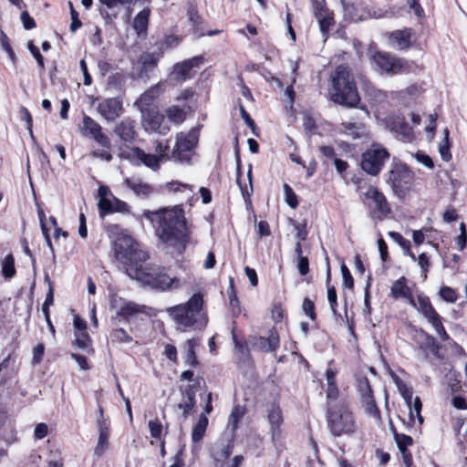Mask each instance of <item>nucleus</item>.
Segmentation results:
<instances>
[{
  "instance_id": "393cba45",
  "label": "nucleus",
  "mask_w": 467,
  "mask_h": 467,
  "mask_svg": "<svg viewBox=\"0 0 467 467\" xmlns=\"http://www.w3.org/2000/svg\"><path fill=\"white\" fill-rule=\"evenodd\" d=\"M135 121L125 119L117 124L114 132L124 141H131L135 136Z\"/></svg>"
},
{
  "instance_id": "a211bd4d",
  "label": "nucleus",
  "mask_w": 467,
  "mask_h": 467,
  "mask_svg": "<svg viewBox=\"0 0 467 467\" xmlns=\"http://www.w3.org/2000/svg\"><path fill=\"white\" fill-rule=\"evenodd\" d=\"M279 344V335L275 328L270 329L266 337H256L254 341V347L263 352L275 351Z\"/></svg>"
},
{
  "instance_id": "0e129e2a",
  "label": "nucleus",
  "mask_w": 467,
  "mask_h": 467,
  "mask_svg": "<svg viewBox=\"0 0 467 467\" xmlns=\"http://www.w3.org/2000/svg\"><path fill=\"white\" fill-rule=\"evenodd\" d=\"M327 299L329 301L330 308L333 313H336L337 306V292L334 287H328L327 289Z\"/></svg>"
},
{
  "instance_id": "f257e3e1",
  "label": "nucleus",
  "mask_w": 467,
  "mask_h": 467,
  "mask_svg": "<svg viewBox=\"0 0 467 467\" xmlns=\"http://www.w3.org/2000/svg\"><path fill=\"white\" fill-rule=\"evenodd\" d=\"M116 260L122 265L126 274L132 279L154 289L167 290L179 286V280L171 277L163 269L144 265L149 254L140 244L126 233H119L113 244Z\"/></svg>"
},
{
  "instance_id": "4be33fe9",
  "label": "nucleus",
  "mask_w": 467,
  "mask_h": 467,
  "mask_svg": "<svg viewBox=\"0 0 467 467\" xmlns=\"http://www.w3.org/2000/svg\"><path fill=\"white\" fill-rule=\"evenodd\" d=\"M99 425V440L94 450V454L98 457H101L105 451L109 449V428L105 420H101L98 422Z\"/></svg>"
},
{
  "instance_id": "7ed1b4c3",
  "label": "nucleus",
  "mask_w": 467,
  "mask_h": 467,
  "mask_svg": "<svg viewBox=\"0 0 467 467\" xmlns=\"http://www.w3.org/2000/svg\"><path fill=\"white\" fill-rule=\"evenodd\" d=\"M203 306V296L201 293H195L186 303L169 307L167 312L177 324L202 330L208 324V317Z\"/></svg>"
},
{
  "instance_id": "e433bc0d",
  "label": "nucleus",
  "mask_w": 467,
  "mask_h": 467,
  "mask_svg": "<svg viewBox=\"0 0 467 467\" xmlns=\"http://www.w3.org/2000/svg\"><path fill=\"white\" fill-rule=\"evenodd\" d=\"M197 342L194 339H188L185 343L186 348V363L192 367H195L197 364V358L195 356L194 348Z\"/></svg>"
},
{
  "instance_id": "aec40b11",
  "label": "nucleus",
  "mask_w": 467,
  "mask_h": 467,
  "mask_svg": "<svg viewBox=\"0 0 467 467\" xmlns=\"http://www.w3.org/2000/svg\"><path fill=\"white\" fill-rule=\"evenodd\" d=\"M390 296L395 299L404 298L411 306H415V300L410 288L406 284V278L400 277L395 281L390 288Z\"/></svg>"
},
{
  "instance_id": "b1692460",
  "label": "nucleus",
  "mask_w": 467,
  "mask_h": 467,
  "mask_svg": "<svg viewBox=\"0 0 467 467\" xmlns=\"http://www.w3.org/2000/svg\"><path fill=\"white\" fill-rule=\"evenodd\" d=\"M196 400L195 393L192 387H187L183 392L182 399L180 403L177 404L178 410H182V414L184 419L192 412L195 407Z\"/></svg>"
},
{
  "instance_id": "a878e982",
  "label": "nucleus",
  "mask_w": 467,
  "mask_h": 467,
  "mask_svg": "<svg viewBox=\"0 0 467 467\" xmlns=\"http://www.w3.org/2000/svg\"><path fill=\"white\" fill-rule=\"evenodd\" d=\"M315 16L318 20L319 27L324 36L328 34L329 28L333 24V16L326 8L319 7V4H315Z\"/></svg>"
},
{
  "instance_id": "1a4fd4ad",
  "label": "nucleus",
  "mask_w": 467,
  "mask_h": 467,
  "mask_svg": "<svg viewBox=\"0 0 467 467\" xmlns=\"http://www.w3.org/2000/svg\"><path fill=\"white\" fill-rule=\"evenodd\" d=\"M356 387L360 394L365 412L376 420H380V412L376 405L373 391L368 378L362 375L357 376Z\"/></svg>"
},
{
  "instance_id": "09e8293b",
  "label": "nucleus",
  "mask_w": 467,
  "mask_h": 467,
  "mask_svg": "<svg viewBox=\"0 0 467 467\" xmlns=\"http://www.w3.org/2000/svg\"><path fill=\"white\" fill-rule=\"evenodd\" d=\"M337 375V368L333 366V361H330L325 372L327 386L337 385L336 377Z\"/></svg>"
},
{
  "instance_id": "2f4dec72",
  "label": "nucleus",
  "mask_w": 467,
  "mask_h": 467,
  "mask_svg": "<svg viewBox=\"0 0 467 467\" xmlns=\"http://www.w3.org/2000/svg\"><path fill=\"white\" fill-rule=\"evenodd\" d=\"M342 127L344 132L351 136L353 139L360 138L364 134V127L360 123L343 122Z\"/></svg>"
},
{
  "instance_id": "f704fd0d",
  "label": "nucleus",
  "mask_w": 467,
  "mask_h": 467,
  "mask_svg": "<svg viewBox=\"0 0 467 467\" xmlns=\"http://www.w3.org/2000/svg\"><path fill=\"white\" fill-rule=\"evenodd\" d=\"M165 113L168 119L175 124H180L185 119V112L175 106L168 108Z\"/></svg>"
},
{
  "instance_id": "ea45409f",
  "label": "nucleus",
  "mask_w": 467,
  "mask_h": 467,
  "mask_svg": "<svg viewBox=\"0 0 467 467\" xmlns=\"http://www.w3.org/2000/svg\"><path fill=\"white\" fill-rule=\"evenodd\" d=\"M414 308L417 309L418 312H420L421 315L426 314L429 310L433 308L430 298L423 296L419 295L417 297V301H415V306Z\"/></svg>"
},
{
  "instance_id": "a19ab883",
  "label": "nucleus",
  "mask_w": 467,
  "mask_h": 467,
  "mask_svg": "<svg viewBox=\"0 0 467 467\" xmlns=\"http://www.w3.org/2000/svg\"><path fill=\"white\" fill-rule=\"evenodd\" d=\"M110 339L112 342L117 343H130L132 341V337L123 329L116 328L110 333Z\"/></svg>"
},
{
  "instance_id": "f8f14e48",
  "label": "nucleus",
  "mask_w": 467,
  "mask_h": 467,
  "mask_svg": "<svg viewBox=\"0 0 467 467\" xmlns=\"http://www.w3.org/2000/svg\"><path fill=\"white\" fill-rule=\"evenodd\" d=\"M120 157L129 159L136 163L144 164L146 167L157 170L161 162V157L156 154L146 153L140 148H132L129 150H121Z\"/></svg>"
},
{
  "instance_id": "338daca9",
  "label": "nucleus",
  "mask_w": 467,
  "mask_h": 467,
  "mask_svg": "<svg viewBox=\"0 0 467 467\" xmlns=\"http://www.w3.org/2000/svg\"><path fill=\"white\" fill-rule=\"evenodd\" d=\"M164 354L172 362H177V349L173 345L165 346Z\"/></svg>"
},
{
  "instance_id": "6e6552de",
  "label": "nucleus",
  "mask_w": 467,
  "mask_h": 467,
  "mask_svg": "<svg viewBox=\"0 0 467 467\" xmlns=\"http://www.w3.org/2000/svg\"><path fill=\"white\" fill-rule=\"evenodd\" d=\"M414 181V173L404 164H395L389 171V182L395 193L404 196Z\"/></svg>"
},
{
  "instance_id": "052dcab7",
  "label": "nucleus",
  "mask_w": 467,
  "mask_h": 467,
  "mask_svg": "<svg viewBox=\"0 0 467 467\" xmlns=\"http://www.w3.org/2000/svg\"><path fill=\"white\" fill-rule=\"evenodd\" d=\"M47 425L46 423H38L34 430V436L37 440L45 438L47 434Z\"/></svg>"
},
{
  "instance_id": "f3484780",
  "label": "nucleus",
  "mask_w": 467,
  "mask_h": 467,
  "mask_svg": "<svg viewBox=\"0 0 467 467\" xmlns=\"http://www.w3.org/2000/svg\"><path fill=\"white\" fill-rule=\"evenodd\" d=\"M164 83L159 82L156 85L147 89L140 97L135 101V105L138 107L140 112L150 109V106L152 102L163 92Z\"/></svg>"
},
{
  "instance_id": "cd10ccee",
  "label": "nucleus",
  "mask_w": 467,
  "mask_h": 467,
  "mask_svg": "<svg viewBox=\"0 0 467 467\" xmlns=\"http://www.w3.org/2000/svg\"><path fill=\"white\" fill-rule=\"evenodd\" d=\"M372 60L380 72L389 73V70L391 69V62L393 60L392 56L387 53L376 52L372 56Z\"/></svg>"
},
{
  "instance_id": "2eb2a0df",
  "label": "nucleus",
  "mask_w": 467,
  "mask_h": 467,
  "mask_svg": "<svg viewBox=\"0 0 467 467\" xmlns=\"http://www.w3.org/2000/svg\"><path fill=\"white\" fill-rule=\"evenodd\" d=\"M101 126L91 117L85 115L82 119L81 131L90 135L99 145L109 147V138L101 132Z\"/></svg>"
},
{
  "instance_id": "6e6d98bb",
  "label": "nucleus",
  "mask_w": 467,
  "mask_h": 467,
  "mask_svg": "<svg viewBox=\"0 0 467 467\" xmlns=\"http://www.w3.org/2000/svg\"><path fill=\"white\" fill-rule=\"evenodd\" d=\"M21 21L23 26L26 30H30L36 27V23L33 17L30 16L27 11H23L21 14Z\"/></svg>"
},
{
  "instance_id": "c03bdc74",
  "label": "nucleus",
  "mask_w": 467,
  "mask_h": 467,
  "mask_svg": "<svg viewBox=\"0 0 467 467\" xmlns=\"http://www.w3.org/2000/svg\"><path fill=\"white\" fill-rule=\"evenodd\" d=\"M327 408L330 406H337L334 402L338 399L339 390L337 385L327 386L326 389Z\"/></svg>"
},
{
  "instance_id": "c756f323",
  "label": "nucleus",
  "mask_w": 467,
  "mask_h": 467,
  "mask_svg": "<svg viewBox=\"0 0 467 467\" xmlns=\"http://www.w3.org/2000/svg\"><path fill=\"white\" fill-rule=\"evenodd\" d=\"M207 425L208 418L205 413H202L198 419L197 423L193 426L192 431V440L193 442H199L202 440Z\"/></svg>"
},
{
  "instance_id": "79ce46f5",
  "label": "nucleus",
  "mask_w": 467,
  "mask_h": 467,
  "mask_svg": "<svg viewBox=\"0 0 467 467\" xmlns=\"http://www.w3.org/2000/svg\"><path fill=\"white\" fill-rule=\"evenodd\" d=\"M75 344L87 352L91 350L90 338L87 332L76 333Z\"/></svg>"
},
{
  "instance_id": "9b49d317",
  "label": "nucleus",
  "mask_w": 467,
  "mask_h": 467,
  "mask_svg": "<svg viewBox=\"0 0 467 467\" xmlns=\"http://www.w3.org/2000/svg\"><path fill=\"white\" fill-rule=\"evenodd\" d=\"M363 202L377 213L379 218L386 216L390 213V208L382 192L376 187L370 186L364 193Z\"/></svg>"
},
{
  "instance_id": "ddd939ff",
  "label": "nucleus",
  "mask_w": 467,
  "mask_h": 467,
  "mask_svg": "<svg viewBox=\"0 0 467 467\" xmlns=\"http://www.w3.org/2000/svg\"><path fill=\"white\" fill-rule=\"evenodd\" d=\"M142 115V126L146 130L166 134L170 130L169 125L164 123V116L153 109L140 112Z\"/></svg>"
},
{
  "instance_id": "473e14b6",
  "label": "nucleus",
  "mask_w": 467,
  "mask_h": 467,
  "mask_svg": "<svg viewBox=\"0 0 467 467\" xmlns=\"http://www.w3.org/2000/svg\"><path fill=\"white\" fill-rule=\"evenodd\" d=\"M395 383L399 389V391L400 392L401 396L405 400L407 405L409 406L410 410H411V400H412V390L410 388H409L406 384L402 383L401 380L398 378H394ZM410 417H413V412L410 410Z\"/></svg>"
},
{
  "instance_id": "7c9ffc66",
  "label": "nucleus",
  "mask_w": 467,
  "mask_h": 467,
  "mask_svg": "<svg viewBox=\"0 0 467 467\" xmlns=\"http://www.w3.org/2000/svg\"><path fill=\"white\" fill-rule=\"evenodd\" d=\"M411 259L412 261H417L418 262V265L421 270V273L423 275V278L426 279L427 278V273L430 269V266H431V261H430V258L429 256L427 255V254L425 253H421L418 258H416L415 254L413 253L410 252V250H407V253H406Z\"/></svg>"
},
{
  "instance_id": "20e7f679",
  "label": "nucleus",
  "mask_w": 467,
  "mask_h": 467,
  "mask_svg": "<svg viewBox=\"0 0 467 467\" xmlns=\"http://www.w3.org/2000/svg\"><path fill=\"white\" fill-rule=\"evenodd\" d=\"M330 80L329 95L332 101L347 107H356L359 103L360 97L353 77L347 67H337L331 73Z\"/></svg>"
},
{
  "instance_id": "c9c22d12",
  "label": "nucleus",
  "mask_w": 467,
  "mask_h": 467,
  "mask_svg": "<svg viewBox=\"0 0 467 467\" xmlns=\"http://www.w3.org/2000/svg\"><path fill=\"white\" fill-rule=\"evenodd\" d=\"M2 274L5 278H11L16 274L15 260L13 255L8 254L2 262Z\"/></svg>"
},
{
  "instance_id": "603ef678",
  "label": "nucleus",
  "mask_w": 467,
  "mask_h": 467,
  "mask_svg": "<svg viewBox=\"0 0 467 467\" xmlns=\"http://www.w3.org/2000/svg\"><path fill=\"white\" fill-rule=\"evenodd\" d=\"M302 309L304 313L312 320L316 319L315 305L312 300H310L309 298H305L302 305Z\"/></svg>"
},
{
  "instance_id": "8fccbe9b",
  "label": "nucleus",
  "mask_w": 467,
  "mask_h": 467,
  "mask_svg": "<svg viewBox=\"0 0 467 467\" xmlns=\"http://www.w3.org/2000/svg\"><path fill=\"white\" fill-rule=\"evenodd\" d=\"M440 296L444 301L448 303H454L457 300L456 292L450 286L441 287Z\"/></svg>"
},
{
  "instance_id": "13d9d810",
  "label": "nucleus",
  "mask_w": 467,
  "mask_h": 467,
  "mask_svg": "<svg viewBox=\"0 0 467 467\" xmlns=\"http://www.w3.org/2000/svg\"><path fill=\"white\" fill-rule=\"evenodd\" d=\"M45 352V346L44 344L40 343L33 349V358L32 362L34 364H38L42 360L43 355Z\"/></svg>"
},
{
  "instance_id": "e2e57ef3",
  "label": "nucleus",
  "mask_w": 467,
  "mask_h": 467,
  "mask_svg": "<svg viewBox=\"0 0 467 467\" xmlns=\"http://www.w3.org/2000/svg\"><path fill=\"white\" fill-rule=\"evenodd\" d=\"M297 269L302 275H306L308 273V259L305 256L297 258Z\"/></svg>"
},
{
  "instance_id": "39448f33",
  "label": "nucleus",
  "mask_w": 467,
  "mask_h": 467,
  "mask_svg": "<svg viewBox=\"0 0 467 467\" xmlns=\"http://www.w3.org/2000/svg\"><path fill=\"white\" fill-rule=\"evenodd\" d=\"M327 428L335 437L349 435L356 431L357 423L353 413L345 402L330 406L327 410Z\"/></svg>"
},
{
  "instance_id": "69168bd1",
  "label": "nucleus",
  "mask_w": 467,
  "mask_h": 467,
  "mask_svg": "<svg viewBox=\"0 0 467 467\" xmlns=\"http://www.w3.org/2000/svg\"><path fill=\"white\" fill-rule=\"evenodd\" d=\"M257 234L260 237L268 236L271 234L269 225L266 222L261 221L256 224Z\"/></svg>"
},
{
  "instance_id": "de8ad7c7",
  "label": "nucleus",
  "mask_w": 467,
  "mask_h": 467,
  "mask_svg": "<svg viewBox=\"0 0 467 467\" xmlns=\"http://www.w3.org/2000/svg\"><path fill=\"white\" fill-rule=\"evenodd\" d=\"M439 152L443 161H449L451 159V154L450 152V141L448 138H443L439 142Z\"/></svg>"
},
{
  "instance_id": "5fc2aeb1",
  "label": "nucleus",
  "mask_w": 467,
  "mask_h": 467,
  "mask_svg": "<svg viewBox=\"0 0 467 467\" xmlns=\"http://www.w3.org/2000/svg\"><path fill=\"white\" fill-rule=\"evenodd\" d=\"M68 5H69V8H70V15H71V20H72L71 25H70V29L72 32H75L77 29H78L81 26V22L78 19V14L74 9L72 3L69 2Z\"/></svg>"
},
{
  "instance_id": "9d476101",
  "label": "nucleus",
  "mask_w": 467,
  "mask_h": 467,
  "mask_svg": "<svg viewBox=\"0 0 467 467\" xmlns=\"http://www.w3.org/2000/svg\"><path fill=\"white\" fill-rule=\"evenodd\" d=\"M109 306L116 314L114 319L119 318L124 321H129L142 311L140 306L132 301L126 300L118 295L111 296Z\"/></svg>"
},
{
  "instance_id": "bb28decb",
  "label": "nucleus",
  "mask_w": 467,
  "mask_h": 467,
  "mask_svg": "<svg viewBox=\"0 0 467 467\" xmlns=\"http://www.w3.org/2000/svg\"><path fill=\"white\" fill-rule=\"evenodd\" d=\"M125 182L127 186L138 196L147 197L153 191V188L150 184L142 182L140 179H127Z\"/></svg>"
},
{
  "instance_id": "bf43d9fd",
  "label": "nucleus",
  "mask_w": 467,
  "mask_h": 467,
  "mask_svg": "<svg viewBox=\"0 0 467 467\" xmlns=\"http://www.w3.org/2000/svg\"><path fill=\"white\" fill-rule=\"evenodd\" d=\"M408 5L413 10L415 16L419 18L424 17V10L419 3V0H408Z\"/></svg>"
},
{
  "instance_id": "58836bf2",
  "label": "nucleus",
  "mask_w": 467,
  "mask_h": 467,
  "mask_svg": "<svg viewBox=\"0 0 467 467\" xmlns=\"http://www.w3.org/2000/svg\"><path fill=\"white\" fill-rule=\"evenodd\" d=\"M410 64L407 60L403 58H397L393 57V60L391 62V69L389 70L390 74H400L403 72H407L410 70Z\"/></svg>"
},
{
  "instance_id": "dca6fc26",
  "label": "nucleus",
  "mask_w": 467,
  "mask_h": 467,
  "mask_svg": "<svg viewBox=\"0 0 467 467\" xmlns=\"http://www.w3.org/2000/svg\"><path fill=\"white\" fill-rule=\"evenodd\" d=\"M267 420L270 425V433L273 441H276L281 438V426L284 419L281 409L275 404H272L267 409Z\"/></svg>"
},
{
  "instance_id": "4468645a",
  "label": "nucleus",
  "mask_w": 467,
  "mask_h": 467,
  "mask_svg": "<svg viewBox=\"0 0 467 467\" xmlns=\"http://www.w3.org/2000/svg\"><path fill=\"white\" fill-rule=\"evenodd\" d=\"M122 100L119 98H109L99 103L97 111L107 121H114L122 113Z\"/></svg>"
},
{
  "instance_id": "423d86ee",
  "label": "nucleus",
  "mask_w": 467,
  "mask_h": 467,
  "mask_svg": "<svg viewBox=\"0 0 467 467\" xmlns=\"http://www.w3.org/2000/svg\"><path fill=\"white\" fill-rule=\"evenodd\" d=\"M198 138L199 134L196 129H192L187 133H178L171 158L178 162H189L192 150L198 143Z\"/></svg>"
},
{
  "instance_id": "4c0bfd02",
  "label": "nucleus",
  "mask_w": 467,
  "mask_h": 467,
  "mask_svg": "<svg viewBox=\"0 0 467 467\" xmlns=\"http://www.w3.org/2000/svg\"><path fill=\"white\" fill-rule=\"evenodd\" d=\"M392 433L394 435L395 441L397 442L398 448L400 451H408L407 447L412 444V438L410 436L405 434H400L396 431V430L390 426Z\"/></svg>"
},
{
  "instance_id": "c85d7f7f",
  "label": "nucleus",
  "mask_w": 467,
  "mask_h": 467,
  "mask_svg": "<svg viewBox=\"0 0 467 467\" xmlns=\"http://www.w3.org/2000/svg\"><path fill=\"white\" fill-rule=\"evenodd\" d=\"M150 15V8L146 7L141 10L134 18L133 27L138 35L146 33Z\"/></svg>"
},
{
  "instance_id": "774afa93",
  "label": "nucleus",
  "mask_w": 467,
  "mask_h": 467,
  "mask_svg": "<svg viewBox=\"0 0 467 467\" xmlns=\"http://www.w3.org/2000/svg\"><path fill=\"white\" fill-rule=\"evenodd\" d=\"M71 358L76 360V362L78 363V365L79 366V368L81 369L87 370L89 368V366L88 364V360H87L86 357H84L82 355L72 353Z\"/></svg>"
},
{
  "instance_id": "3c124183",
  "label": "nucleus",
  "mask_w": 467,
  "mask_h": 467,
  "mask_svg": "<svg viewBox=\"0 0 467 467\" xmlns=\"http://www.w3.org/2000/svg\"><path fill=\"white\" fill-rule=\"evenodd\" d=\"M413 157L416 159L418 162L421 163L428 169H432L434 167V163L431 158L422 151H417L416 153L413 154Z\"/></svg>"
},
{
  "instance_id": "4d7b16f0",
  "label": "nucleus",
  "mask_w": 467,
  "mask_h": 467,
  "mask_svg": "<svg viewBox=\"0 0 467 467\" xmlns=\"http://www.w3.org/2000/svg\"><path fill=\"white\" fill-rule=\"evenodd\" d=\"M27 47H28L29 51L33 55V57L36 58L38 66L40 67L44 68V67H45L44 58H43L42 55L40 54L39 49L33 44V42H29Z\"/></svg>"
},
{
  "instance_id": "680f3d73",
  "label": "nucleus",
  "mask_w": 467,
  "mask_h": 467,
  "mask_svg": "<svg viewBox=\"0 0 467 467\" xmlns=\"http://www.w3.org/2000/svg\"><path fill=\"white\" fill-rule=\"evenodd\" d=\"M303 126L305 130L309 133L314 132L317 129V125L314 119L308 115L304 116Z\"/></svg>"
},
{
  "instance_id": "0eeeda50",
  "label": "nucleus",
  "mask_w": 467,
  "mask_h": 467,
  "mask_svg": "<svg viewBox=\"0 0 467 467\" xmlns=\"http://www.w3.org/2000/svg\"><path fill=\"white\" fill-rule=\"evenodd\" d=\"M389 158L388 150L380 144H372L362 155V170L368 174L377 175L385 161Z\"/></svg>"
},
{
  "instance_id": "5701e85b",
  "label": "nucleus",
  "mask_w": 467,
  "mask_h": 467,
  "mask_svg": "<svg viewBox=\"0 0 467 467\" xmlns=\"http://www.w3.org/2000/svg\"><path fill=\"white\" fill-rule=\"evenodd\" d=\"M100 213H124L128 211V204L115 197L109 200H99Z\"/></svg>"
},
{
  "instance_id": "a18cd8bd",
  "label": "nucleus",
  "mask_w": 467,
  "mask_h": 467,
  "mask_svg": "<svg viewBox=\"0 0 467 467\" xmlns=\"http://www.w3.org/2000/svg\"><path fill=\"white\" fill-rule=\"evenodd\" d=\"M284 193H285V199L286 203L291 208H296L298 204L297 198L292 188L288 184H284L283 186Z\"/></svg>"
},
{
  "instance_id": "f03ea898",
  "label": "nucleus",
  "mask_w": 467,
  "mask_h": 467,
  "mask_svg": "<svg viewBox=\"0 0 467 467\" xmlns=\"http://www.w3.org/2000/svg\"><path fill=\"white\" fill-rule=\"evenodd\" d=\"M142 215L155 227L159 239L182 253L188 243L190 228L186 223L182 205L165 207L157 211L146 210Z\"/></svg>"
},
{
  "instance_id": "412c9836",
  "label": "nucleus",
  "mask_w": 467,
  "mask_h": 467,
  "mask_svg": "<svg viewBox=\"0 0 467 467\" xmlns=\"http://www.w3.org/2000/svg\"><path fill=\"white\" fill-rule=\"evenodd\" d=\"M202 57H194L192 59L186 60L180 64H176L173 67V76H175L176 79L185 80L191 77V69L194 67H198L199 64L202 62Z\"/></svg>"
},
{
  "instance_id": "72a5a7b5",
  "label": "nucleus",
  "mask_w": 467,
  "mask_h": 467,
  "mask_svg": "<svg viewBox=\"0 0 467 467\" xmlns=\"http://www.w3.org/2000/svg\"><path fill=\"white\" fill-rule=\"evenodd\" d=\"M161 54L160 53H146L140 57V61L142 64V68L146 71L151 70L156 67L158 61L160 60Z\"/></svg>"
},
{
  "instance_id": "49530a36",
  "label": "nucleus",
  "mask_w": 467,
  "mask_h": 467,
  "mask_svg": "<svg viewBox=\"0 0 467 467\" xmlns=\"http://www.w3.org/2000/svg\"><path fill=\"white\" fill-rule=\"evenodd\" d=\"M150 433L152 438L161 439L162 433V424L160 420H150L148 423Z\"/></svg>"
},
{
  "instance_id": "37998d69",
  "label": "nucleus",
  "mask_w": 467,
  "mask_h": 467,
  "mask_svg": "<svg viewBox=\"0 0 467 467\" xmlns=\"http://www.w3.org/2000/svg\"><path fill=\"white\" fill-rule=\"evenodd\" d=\"M243 415L244 412L240 408L234 407L233 409L228 420V428H231L233 432L236 430L238 422L242 419Z\"/></svg>"
},
{
  "instance_id": "6ab92c4d",
  "label": "nucleus",
  "mask_w": 467,
  "mask_h": 467,
  "mask_svg": "<svg viewBox=\"0 0 467 467\" xmlns=\"http://www.w3.org/2000/svg\"><path fill=\"white\" fill-rule=\"evenodd\" d=\"M413 31L412 29L406 28L403 30H397L392 32L389 36V43L391 47L404 50L409 48L413 43Z\"/></svg>"
},
{
  "instance_id": "864d4df0",
  "label": "nucleus",
  "mask_w": 467,
  "mask_h": 467,
  "mask_svg": "<svg viewBox=\"0 0 467 467\" xmlns=\"http://www.w3.org/2000/svg\"><path fill=\"white\" fill-rule=\"evenodd\" d=\"M341 273H342L344 286L350 288V289L353 288V285H354L353 277H352L348 268L345 265H341Z\"/></svg>"
}]
</instances>
